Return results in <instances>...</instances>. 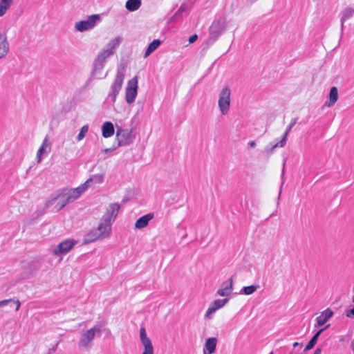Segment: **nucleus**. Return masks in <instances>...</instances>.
I'll list each match as a JSON object with an SVG mask.
<instances>
[{
	"instance_id": "f257e3e1",
	"label": "nucleus",
	"mask_w": 354,
	"mask_h": 354,
	"mask_svg": "<svg viewBox=\"0 0 354 354\" xmlns=\"http://www.w3.org/2000/svg\"><path fill=\"white\" fill-rule=\"evenodd\" d=\"M82 194L79 187L73 189H62L57 190L50 195L46 202V206L55 205V209L59 211L67 204L77 199Z\"/></svg>"
},
{
	"instance_id": "f03ea898",
	"label": "nucleus",
	"mask_w": 354,
	"mask_h": 354,
	"mask_svg": "<svg viewBox=\"0 0 354 354\" xmlns=\"http://www.w3.org/2000/svg\"><path fill=\"white\" fill-rule=\"evenodd\" d=\"M102 329L100 326L94 325L93 327L82 330L78 340V347L81 351H88L93 346L96 337H100Z\"/></svg>"
},
{
	"instance_id": "7ed1b4c3",
	"label": "nucleus",
	"mask_w": 354,
	"mask_h": 354,
	"mask_svg": "<svg viewBox=\"0 0 354 354\" xmlns=\"http://www.w3.org/2000/svg\"><path fill=\"white\" fill-rule=\"evenodd\" d=\"M111 233V225L100 219V221L96 228L92 229L87 233L84 243L88 244L97 240H102L110 236Z\"/></svg>"
},
{
	"instance_id": "20e7f679",
	"label": "nucleus",
	"mask_w": 354,
	"mask_h": 354,
	"mask_svg": "<svg viewBox=\"0 0 354 354\" xmlns=\"http://www.w3.org/2000/svg\"><path fill=\"white\" fill-rule=\"evenodd\" d=\"M232 91L229 86H223L218 93V106L223 115L228 114L231 106Z\"/></svg>"
},
{
	"instance_id": "39448f33",
	"label": "nucleus",
	"mask_w": 354,
	"mask_h": 354,
	"mask_svg": "<svg viewBox=\"0 0 354 354\" xmlns=\"http://www.w3.org/2000/svg\"><path fill=\"white\" fill-rule=\"evenodd\" d=\"M125 77V68L124 66H120L114 79V81L111 86V92L109 97L111 98L113 102L116 100V97L122 89V84Z\"/></svg>"
},
{
	"instance_id": "423d86ee",
	"label": "nucleus",
	"mask_w": 354,
	"mask_h": 354,
	"mask_svg": "<svg viewBox=\"0 0 354 354\" xmlns=\"http://www.w3.org/2000/svg\"><path fill=\"white\" fill-rule=\"evenodd\" d=\"M227 21L226 18L220 17L215 19L209 27L210 39L216 41L226 30Z\"/></svg>"
},
{
	"instance_id": "0eeeda50",
	"label": "nucleus",
	"mask_w": 354,
	"mask_h": 354,
	"mask_svg": "<svg viewBox=\"0 0 354 354\" xmlns=\"http://www.w3.org/2000/svg\"><path fill=\"white\" fill-rule=\"evenodd\" d=\"M100 15H90L85 20H82L75 24V29L78 32H84L93 29L100 21Z\"/></svg>"
},
{
	"instance_id": "6e6552de",
	"label": "nucleus",
	"mask_w": 354,
	"mask_h": 354,
	"mask_svg": "<svg viewBox=\"0 0 354 354\" xmlns=\"http://www.w3.org/2000/svg\"><path fill=\"white\" fill-rule=\"evenodd\" d=\"M138 76H135L128 81L125 88V99L127 104H131L134 102L138 95Z\"/></svg>"
},
{
	"instance_id": "1a4fd4ad",
	"label": "nucleus",
	"mask_w": 354,
	"mask_h": 354,
	"mask_svg": "<svg viewBox=\"0 0 354 354\" xmlns=\"http://www.w3.org/2000/svg\"><path fill=\"white\" fill-rule=\"evenodd\" d=\"M118 147L129 146L134 140L131 130L118 128L115 134Z\"/></svg>"
},
{
	"instance_id": "9d476101",
	"label": "nucleus",
	"mask_w": 354,
	"mask_h": 354,
	"mask_svg": "<svg viewBox=\"0 0 354 354\" xmlns=\"http://www.w3.org/2000/svg\"><path fill=\"white\" fill-rule=\"evenodd\" d=\"M297 118H292L288 125L286 131L284 132L283 137L280 141L275 144L270 143L269 146L266 148V151L268 154H272L274 152V150L277 147H283L286 144V140L289 132L291 131L292 128L297 124Z\"/></svg>"
},
{
	"instance_id": "9b49d317",
	"label": "nucleus",
	"mask_w": 354,
	"mask_h": 354,
	"mask_svg": "<svg viewBox=\"0 0 354 354\" xmlns=\"http://www.w3.org/2000/svg\"><path fill=\"white\" fill-rule=\"evenodd\" d=\"M76 244V242L72 240H66L61 242L57 246L50 249V253L53 255L62 257L67 254ZM62 257L60 258L62 260Z\"/></svg>"
},
{
	"instance_id": "f8f14e48",
	"label": "nucleus",
	"mask_w": 354,
	"mask_h": 354,
	"mask_svg": "<svg viewBox=\"0 0 354 354\" xmlns=\"http://www.w3.org/2000/svg\"><path fill=\"white\" fill-rule=\"evenodd\" d=\"M140 338L144 348L142 354H154V349L151 341L150 338L147 337L146 330L143 327L140 329Z\"/></svg>"
},
{
	"instance_id": "ddd939ff",
	"label": "nucleus",
	"mask_w": 354,
	"mask_h": 354,
	"mask_svg": "<svg viewBox=\"0 0 354 354\" xmlns=\"http://www.w3.org/2000/svg\"><path fill=\"white\" fill-rule=\"evenodd\" d=\"M120 209V205L118 203H111L106 209V212L102 217V220L109 223L112 225Z\"/></svg>"
},
{
	"instance_id": "4468645a",
	"label": "nucleus",
	"mask_w": 354,
	"mask_h": 354,
	"mask_svg": "<svg viewBox=\"0 0 354 354\" xmlns=\"http://www.w3.org/2000/svg\"><path fill=\"white\" fill-rule=\"evenodd\" d=\"M113 55V52L111 50H107L106 48L102 49L97 55L95 60V69H102L104 67V65L106 61V59Z\"/></svg>"
},
{
	"instance_id": "2eb2a0df",
	"label": "nucleus",
	"mask_w": 354,
	"mask_h": 354,
	"mask_svg": "<svg viewBox=\"0 0 354 354\" xmlns=\"http://www.w3.org/2000/svg\"><path fill=\"white\" fill-rule=\"evenodd\" d=\"M232 290L233 279L232 278H230L221 283L220 288L217 290V295L221 297H228L232 294Z\"/></svg>"
},
{
	"instance_id": "dca6fc26",
	"label": "nucleus",
	"mask_w": 354,
	"mask_h": 354,
	"mask_svg": "<svg viewBox=\"0 0 354 354\" xmlns=\"http://www.w3.org/2000/svg\"><path fill=\"white\" fill-rule=\"evenodd\" d=\"M228 301L229 299L227 298L214 300L212 305L207 308L205 317L208 319H211L212 314H214L217 310L223 308Z\"/></svg>"
},
{
	"instance_id": "f3484780",
	"label": "nucleus",
	"mask_w": 354,
	"mask_h": 354,
	"mask_svg": "<svg viewBox=\"0 0 354 354\" xmlns=\"http://www.w3.org/2000/svg\"><path fill=\"white\" fill-rule=\"evenodd\" d=\"M104 174H97L93 175L91 176L85 183L79 186L80 189L83 194L91 185V183H95L96 184H101L104 182Z\"/></svg>"
},
{
	"instance_id": "a211bd4d",
	"label": "nucleus",
	"mask_w": 354,
	"mask_h": 354,
	"mask_svg": "<svg viewBox=\"0 0 354 354\" xmlns=\"http://www.w3.org/2000/svg\"><path fill=\"white\" fill-rule=\"evenodd\" d=\"M334 313L330 308H327L322 311L316 318V324L315 327H320L324 326L327 322L333 316Z\"/></svg>"
},
{
	"instance_id": "6ab92c4d",
	"label": "nucleus",
	"mask_w": 354,
	"mask_h": 354,
	"mask_svg": "<svg viewBox=\"0 0 354 354\" xmlns=\"http://www.w3.org/2000/svg\"><path fill=\"white\" fill-rule=\"evenodd\" d=\"M51 143L48 136H46L41 143V145L38 149L36 156V160L38 163L42 160V156L44 153L49 152L50 150Z\"/></svg>"
},
{
	"instance_id": "aec40b11",
	"label": "nucleus",
	"mask_w": 354,
	"mask_h": 354,
	"mask_svg": "<svg viewBox=\"0 0 354 354\" xmlns=\"http://www.w3.org/2000/svg\"><path fill=\"white\" fill-rule=\"evenodd\" d=\"M9 52V43L6 32H0V59L5 57Z\"/></svg>"
},
{
	"instance_id": "412c9836",
	"label": "nucleus",
	"mask_w": 354,
	"mask_h": 354,
	"mask_svg": "<svg viewBox=\"0 0 354 354\" xmlns=\"http://www.w3.org/2000/svg\"><path fill=\"white\" fill-rule=\"evenodd\" d=\"M217 339L216 337H209L206 339L203 347V354H212L216 351Z\"/></svg>"
},
{
	"instance_id": "4be33fe9",
	"label": "nucleus",
	"mask_w": 354,
	"mask_h": 354,
	"mask_svg": "<svg viewBox=\"0 0 354 354\" xmlns=\"http://www.w3.org/2000/svg\"><path fill=\"white\" fill-rule=\"evenodd\" d=\"M153 216V214L149 213L139 218L135 223V228L140 230L146 227Z\"/></svg>"
},
{
	"instance_id": "5701e85b",
	"label": "nucleus",
	"mask_w": 354,
	"mask_h": 354,
	"mask_svg": "<svg viewBox=\"0 0 354 354\" xmlns=\"http://www.w3.org/2000/svg\"><path fill=\"white\" fill-rule=\"evenodd\" d=\"M354 15V6H347L341 12V26L344 27L346 21L351 19Z\"/></svg>"
},
{
	"instance_id": "b1692460",
	"label": "nucleus",
	"mask_w": 354,
	"mask_h": 354,
	"mask_svg": "<svg viewBox=\"0 0 354 354\" xmlns=\"http://www.w3.org/2000/svg\"><path fill=\"white\" fill-rule=\"evenodd\" d=\"M102 136L105 138H110L114 134V127L111 122H105L102 126Z\"/></svg>"
},
{
	"instance_id": "393cba45",
	"label": "nucleus",
	"mask_w": 354,
	"mask_h": 354,
	"mask_svg": "<svg viewBox=\"0 0 354 354\" xmlns=\"http://www.w3.org/2000/svg\"><path fill=\"white\" fill-rule=\"evenodd\" d=\"M122 40H123L122 37L118 36V37H115L114 39H112L111 40H110L109 42L106 44V46L105 48L107 50L112 51L113 55L115 53V50L117 48H118L120 44L122 43Z\"/></svg>"
},
{
	"instance_id": "a878e982",
	"label": "nucleus",
	"mask_w": 354,
	"mask_h": 354,
	"mask_svg": "<svg viewBox=\"0 0 354 354\" xmlns=\"http://www.w3.org/2000/svg\"><path fill=\"white\" fill-rule=\"evenodd\" d=\"M330 326V324L326 325L323 328H321L312 337V339L310 340V342L308 343V344L306 346L305 350H310L314 347V346L316 344L317 339L319 337V335L328 327Z\"/></svg>"
},
{
	"instance_id": "bb28decb",
	"label": "nucleus",
	"mask_w": 354,
	"mask_h": 354,
	"mask_svg": "<svg viewBox=\"0 0 354 354\" xmlns=\"http://www.w3.org/2000/svg\"><path fill=\"white\" fill-rule=\"evenodd\" d=\"M338 100V90L335 86H333L330 88L329 93V99L327 102V106L331 107L333 106Z\"/></svg>"
},
{
	"instance_id": "cd10ccee",
	"label": "nucleus",
	"mask_w": 354,
	"mask_h": 354,
	"mask_svg": "<svg viewBox=\"0 0 354 354\" xmlns=\"http://www.w3.org/2000/svg\"><path fill=\"white\" fill-rule=\"evenodd\" d=\"M161 41L159 39H154L152 42L149 44L148 46L145 53V58L149 56L153 51H155L160 45Z\"/></svg>"
},
{
	"instance_id": "c85d7f7f",
	"label": "nucleus",
	"mask_w": 354,
	"mask_h": 354,
	"mask_svg": "<svg viewBox=\"0 0 354 354\" xmlns=\"http://www.w3.org/2000/svg\"><path fill=\"white\" fill-rule=\"evenodd\" d=\"M140 6V0H128L125 4L126 8L131 12H133L138 10Z\"/></svg>"
},
{
	"instance_id": "c756f323",
	"label": "nucleus",
	"mask_w": 354,
	"mask_h": 354,
	"mask_svg": "<svg viewBox=\"0 0 354 354\" xmlns=\"http://www.w3.org/2000/svg\"><path fill=\"white\" fill-rule=\"evenodd\" d=\"M13 3V0H0V15L3 16Z\"/></svg>"
},
{
	"instance_id": "7c9ffc66",
	"label": "nucleus",
	"mask_w": 354,
	"mask_h": 354,
	"mask_svg": "<svg viewBox=\"0 0 354 354\" xmlns=\"http://www.w3.org/2000/svg\"><path fill=\"white\" fill-rule=\"evenodd\" d=\"M259 287V286L258 285H251L249 286H245L241 289L240 293L246 295H250L253 294L254 292H256Z\"/></svg>"
},
{
	"instance_id": "2f4dec72",
	"label": "nucleus",
	"mask_w": 354,
	"mask_h": 354,
	"mask_svg": "<svg viewBox=\"0 0 354 354\" xmlns=\"http://www.w3.org/2000/svg\"><path fill=\"white\" fill-rule=\"evenodd\" d=\"M88 131V125L83 126L81 128V129H80V132H79V133H78V135L77 136V141L82 140L85 138V136H86Z\"/></svg>"
},
{
	"instance_id": "473e14b6",
	"label": "nucleus",
	"mask_w": 354,
	"mask_h": 354,
	"mask_svg": "<svg viewBox=\"0 0 354 354\" xmlns=\"http://www.w3.org/2000/svg\"><path fill=\"white\" fill-rule=\"evenodd\" d=\"M11 301H12V299H5V300L0 301V307L5 306L8 303L11 302Z\"/></svg>"
},
{
	"instance_id": "72a5a7b5",
	"label": "nucleus",
	"mask_w": 354,
	"mask_h": 354,
	"mask_svg": "<svg viewBox=\"0 0 354 354\" xmlns=\"http://www.w3.org/2000/svg\"><path fill=\"white\" fill-rule=\"evenodd\" d=\"M198 38V36L196 34H194L193 35H192L189 38V42L190 44H192L194 43Z\"/></svg>"
},
{
	"instance_id": "f704fd0d",
	"label": "nucleus",
	"mask_w": 354,
	"mask_h": 354,
	"mask_svg": "<svg viewBox=\"0 0 354 354\" xmlns=\"http://www.w3.org/2000/svg\"><path fill=\"white\" fill-rule=\"evenodd\" d=\"M116 148L115 147H113V148H106V149H102L101 151V153H109V152H111L113 151V150H115Z\"/></svg>"
},
{
	"instance_id": "c9c22d12",
	"label": "nucleus",
	"mask_w": 354,
	"mask_h": 354,
	"mask_svg": "<svg viewBox=\"0 0 354 354\" xmlns=\"http://www.w3.org/2000/svg\"><path fill=\"white\" fill-rule=\"evenodd\" d=\"M11 301H14V303L16 304L15 305V307H16V311H18L20 308V306H21V303L19 300H13L12 299Z\"/></svg>"
},
{
	"instance_id": "e433bc0d",
	"label": "nucleus",
	"mask_w": 354,
	"mask_h": 354,
	"mask_svg": "<svg viewBox=\"0 0 354 354\" xmlns=\"http://www.w3.org/2000/svg\"><path fill=\"white\" fill-rule=\"evenodd\" d=\"M248 145L251 148H254L257 146V142L254 140H252L248 143Z\"/></svg>"
},
{
	"instance_id": "4c0bfd02",
	"label": "nucleus",
	"mask_w": 354,
	"mask_h": 354,
	"mask_svg": "<svg viewBox=\"0 0 354 354\" xmlns=\"http://www.w3.org/2000/svg\"><path fill=\"white\" fill-rule=\"evenodd\" d=\"M313 354H322V350L321 348H316L315 351H314V353Z\"/></svg>"
},
{
	"instance_id": "58836bf2",
	"label": "nucleus",
	"mask_w": 354,
	"mask_h": 354,
	"mask_svg": "<svg viewBox=\"0 0 354 354\" xmlns=\"http://www.w3.org/2000/svg\"><path fill=\"white\" fill-rule=\"evenodd\" d=\"M298 345H299V343H298V342H295V343H294L293 346H294V347H296V346H297Z\"/></svg>"
},
{
	"instance_id": "ea45409f",
	"label": "nucleus",
	"mask_w": 354,
	"mask_h": 354,
	"mask_svg": "<svg viewBox=\"0 0 354 354\" xmlns=\"http://www.w3.org/2000/svg\"><path fill=\"white\" fill-rule=\"evenodd\" d=\"M269 354H274V353H273V352L272 351V352H270Z\"/></svg>"
},
{
	"instance_id": "a19ab883",
	"label": "nucleus",
	"mask_w": 354,
	"mask_h": 354,
	"mask_svg": "<svg viewBox=\"0 0 354 354\" xmlns=\"http://www.w3.org/2000/svg\"><path fill=\"white\" fill-rule=\"evenodd\" d=\"M0 17H3L2 15H0Z\"/></svg>"
}]
</instances>
